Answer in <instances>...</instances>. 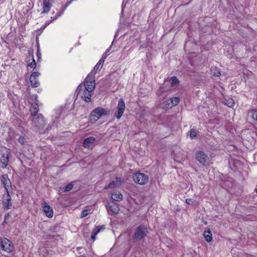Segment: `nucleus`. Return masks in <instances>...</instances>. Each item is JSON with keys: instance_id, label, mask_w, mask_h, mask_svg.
Returning a JSON list of instances; mask_svg holds the SVG:
<instances>
[{"instance_id": "nucleus-1", "label": "nucleus", "mask_w": 257, "mask_h": 257, "mask_svg": "<svg viewBox=\"0 0 257 257\" xmlns=\"http://www.w3.org/2000/svg\"><path fill=\"white\" fill-rule=\"evenodd\" d=\"M149 233L147 227L141 224L138 226L134 230V234L132 236V242L134 243L140 241L145 237H146Z\"/></svg>"}, {"instance_id": "nucleus-2", "label": "nucleus", "mask_w": 257, "mask_h": 257, "mask_svg": "<svg viewBox=\"0 0 257 257\" xmlns=\"http://www.w3.org/2000/svg\"><path fill=\"white\" fill-rule=\"evenodd\" d=\"M31 120L32 121V127L35 130L40 131L44 128L46 123L42 114L34 115L31 117Z\"/></svg>"}, {"instance_id": "nucleus-3", "label": "nucleus", "mask_w": 257, "mask_h": 257, "mask_svg": "<svg viewBox=\"0 0 257 257\" xmlns=\"http://www.w3.org/2000/svg\"><path fill=\"white\" fill-rule=\"evenodd\" d=\"M0 163L2 164L1 167L2 168H6L8 165L11 155V151L6 147H2L0 149Z\"/></svg>"}, {"instance_id": "nucleus-4", "label": "nucleus", "mask_w": 257, "mask_h": 257, "mask_svg": "<svg viewBox=\"0 0 257 257\" xmlns=\"http://www.w3.org/2000/svg\"><path fill=\"white\" fill-rule=\"evenodd\" d=\"M108 112L101 107H98L93 109L89 116V120L92 123L96 121L102 115H108Z\"/></svg>"}, {"instance_id": "nucleus-5", "label": "nucleus", "mask_w": 257, "mask_h": 257, "mask_svg": "<svg viewBox=\"0 0 257 257\" xmlns=\"http://www.w3.org/2000/svg\"><path fill=\"white\" fill-rule=\"evenodd\" d=\"M13 242L7 238H0V249L7 252H11L14 250Z\"/></svg>"}, {"instance_id": "nucleus-6", "label": "nucleus", "mask_w": 257, "mask_h": 257, "mask_svg": "<svg viewBox=\"0 0 257 257\" xmlns=\"http://www.w3.org/2000/svg\"><path fill=\"white\" fill-rule=\"evenodd\" d=\"M133 178L135 183L140 185L146 184L149 180L148 175L144 173L139 172L134 174Z\"/></svg>"}, {"instance_id": "nucleus-7", "label": "nucleus", "mask_w": 257, "mask_h": 257, "mask_svg": "<svg viewBox=\"0 0 257 257\" xmlns=\"http://www.w3.org/2000/svg\"><path fill=\"white\" fill-rule=\"evenodd\" d=\"M125 108V105L123 99L122 98H120L118 102L117 111L114 114V116L117 118V119H120L124 111Z\"/></svg>"}, {"instance_id": "nucleus-8", "label": "nucleus", "mask_w": 257, "mask_h": 257, "mask_svg": "<svg viewBox=\"0 0 257 257\" xmlns=\"http://www.w3.org/2000/svg\"><path fill=\"white\" fill-rule=\"evenodd\" d=\"M1 183L4 185L5 192H9V189H12V183L9 178L8 174L2 175L0 177Z\"/></svg>"}, {"instance_id": "nucleus-9", "label": "nucleus", "mask_w": 257, "mask_h": 257, "mask_svg": "<svg viewBox=\"0 0 257 257\" xmlns=\"http://www.w3.org/2000/svg\"><path fill=\"white\" fill-rule=\"evenodd\" d=\"M196 159L203 166L207 164L209 157L202 151H198L195 154Z\"/></svg>"}, {"instance_id": "nucleus-10", "label": "nucleus", "mask_w": 257, "mask_h": 257, "mask_svg": "<svg viewBox=\"0 0 257 257\" xmlns=\"http://www.w3.org/2000/svg\"><path fill=\"white\" fill-rule=\"evenodd\" d=\"M106 207L108 214L111 215L117 214L119 210L118 205L113 201L108 203Z\"/></svg>"}, {"instance_id": "nucleus-11", "label": "nucleus", "mask_w": 257, "mask_h": 257, "mask_svg": "<svg viewBox=\"0 0 257 257\" xmlns=\"http://www.w3.org/2000/svg\"><path fill=\"white\" fill-rule=\"evenodd\" d=\"M96 139L93 137H89L84 140L83 146L86 149L91 150L95 145Z\"/></svg>"}, {"instance_id": "nucleus-12", "label": "nucleus", "mask_w": 257, "mask_h": 257, "mask_svg": "<svg viewBox=\"0 0 257 257\" xmlns=\"http://www.w3.org/2000/svg\"><path fill=\"white\" fill-rule=\"evenodd\" d=\"M12 198L10 192H7L3 195L2 204L7 209H9L12 206Z\"/></svg>"}, {"instance_id": "nucleus-13", "label": "nucleus", "mask_w": 257, "mask_h": 257, "mask_svg": "<svg viewBox=\"0 0 257 257\" xmlns=\"http://www.w3.org/2000/svg\"><path fill=\"white\" fill-rule=\"evenodd\" d=\"M179 82V80L178 79V78L176 77V76H173V77H172L171 78H170V80H166L165 81L164 83V85H163V87H161L160 88V90L158 91V94H159V92L160 93H163L164 91H166V90L164 89V87H165V86L166 85L168 84H171V86H173V85H175V84H178Z\"/></svg>"}, {"instance_id": "nucleus-14", "label": "nucleus", "mask_w": 257, "mask_h": 257, "mask_svg": "<svg viewBox=\"0 0 257 257\" xmlns=\"http://www.w3.org/2000/svg\"><path fill=\"white\" fill-rule=\"evenodd\" d=\"M27 66L35 69L36 67V63L34 58L33 53L29 52L26 58Z\"/></svg>"}, {"instance_id": "nucleus-15", "label": "nucleus", "mask_w": 257, "mask_h": 257, "mask_svg": "<svg viewBox=\"0 0 257 257\" xmlns=\"http://www.w3.org/2000/svg\"><path fill=\"white\" fill-rule=\"evenodd\" d=\"M121 183V178L116 177L115 180L112 181L109 184L106 185L104 187V189H107L109 188H113L116 187L120 186Z\"/></svg>"}, {"instance_id": "nucleus-16", "label": "nucleus", "mask_w": 257, "mask_h": 257, "mask_svg": "<svg viewBox=\"0 0 257 257\" xmlns=\"http://www.w3.org/2000/svg\"><path fill=\"white\" fill-rule=\"evenodd\" d=\"M43 211L47 216L48 217H52L53 215V210L46 203H45L43 206Z\"/></svg>"}, {"instance_id": "nucleus-17", "label": "nucleus", "mask_w": 257, "mask_h": 257, "mask_svg": "<svg viewBox=\"0 0 257 257\" xmlns=\"http://www.w3.org/2000/svg\"><path fill=\"white\" fill-rule=\"evenodd\" d=\"M65 9V7L63 8L61 11H60L58 12H57L54 16L51 17V20L50 21H46L45 24L44 25V28H46V26L49 25L51 23V22H52L54 20L57 19L59 16H60L63 14Z\"/></svg>"}, {"instance_id": "nucleus-18", "label": "nucleus", "mask_w": 257, "mask_h": 257, "mask_svg": "<svg viewBox=\"0 0 257 257\" xmlns=\"http://www.w3.org/2000/svg\"><path fill=\"white\" fill-rule=\"evenodd\" d=\"M92 91H89L88 89H84L83 94L81 95V98L86 102L91 101V93Z\"/></svg>"}, {"instance_id": "nucleus-19", "label": "nucleus", "mask_w": 257, "mask_h": 257, "mask_svg": "<svg viewBox=\"0 0 257 257\" xmlns=\"http://www.w3.org/2000/svg\"><path fill=\"white\" fill-rule=\"evenodd\" d=\"M30 111L31 112V117L34 116V115H40L37 113L39 111V106L37 103H33L30 107Z\"/></svg>"}, {"instance_id": "nucleus-20", "label": "nucleus", "mask_w": 257, "mask_h": 257, "mask_svg": "<svg viewBox=\"0 0 257 257\" xmlns=\"http://www.w3.org/2000/svg\"><path fill=\"white\" fill-rule=\"evenodd\" d=\"M105 227H104V226L103 225L102 226H96L93 230L92 232V234H91V238L93 240H94L95 239V237H96V234L100 232V230L101 229H104Z\"/></svg>"}, {"instance_id": "nucleus-21", "label": "nucleus", "mask_w": 257, "mask_h": 257, "mask_svg": "<svg viewBox=\"0 0 257 257\" xmlns=\"http://www.w3.org/2000/svg\"><path fill=\"white\" fill-rule=\"evenodd\" d=\"M111 198L114 201H119L122 200V195L119 192H114L111 195Z\"/></svg>"}, {"instance_id": "nucleus-22", "label": "nucleus", "mask_w": 257, "mask_h": 257, "mask_svg": "<svg viewBox=\"0 0 257 257\" xmlns=\"http://www.w3.org/2000/svg\"><path fill=\"white\" fill-rule=\"evenodd\" d=\"M204 238L205 240L209 242L211 241L212 237V233L211 231L209 229H208L207 231H205L203 233Z\"/></svg>"}, {"instance_id": "nucleus-23", "label": "nucleus", "mask_w": 257, "mask_h": 257, "mask_svg": "<svg viewBox=\"0 0 257 257\" xmlns=\"http://www.w3.org/2000/svg\"><path fill=\"white\" fill-rule=\"evenodd\" d=\"M95 82H90L89 83H84V89H88L89 91H92L95 88Z\"/></svg>"}, {"instance_id": "nucleus-24", "label": "nucleus", "mask_w": 257, "mask_h": 257, "mask_svg": "<svg viewBox=\"0 0 257 257\" xmlns=\"http://www.w3.org/2000/svg\"><path fill=\"white\" fill-rule=\"evenodd\" d=\"M31 86L33 87H37L39 86V82L37 78L33 77L32 76L30 77L29 78Z\"/></svg>"}, {"instance_id": "nucleus-25", "label": "nucleus", "mask_w": 257, "mask_h": 257, "mask_svg": "<svg viewBox=\"0 0 257 257\" xmlns=\"http://www.w3.org/2000/svg\"><path fill=\"white\" fill-rule=\"evenodd\" d=\"M93 72H91L86 77L84 81V83H89L90 82H95Z\"/></svg>"}, {"instance_id": "nucleus-26", "label": "nucleus", "mask_w": 257, "mask_h": 257, "mask_svg": "<svg viewBox=\"0 0 257 257\" xmlns=\"http://www.w3.org/2000/svg\"><path fill=\"white\" fill-rule=\"evenodd\" d=\"M248 114L257 123V109L249 111Z\"/></svg>"}, {"instance_id": "nucleus-27", "label": "nucleus", "mask_w": 257, "mask_h": 257, "mask_svg": "<svg viewBox=\"0 0 257 257\" xmlns=\"http://www.w3.org/2000/svg\"><path fill=\"white\" fill-rule=\"evenodd\" d=\"M211 74L215 76H220L221 73L219 69L216 67H213L210 69Z\"/></svg>"}, {"instance_id": "nucleus-28", "label": "nucleus", "mask_w": 257, "mask_h": 257, "mask_svg": "<svg viewBox=\"0 0 257 257\" xmlns=\"http://www.w3.org/2000/svg\"><path fill=\"white\" fill-rule=\"evenodd\" d=\"M170 100L172 106H175L177 105L180 101V98L178 97H173L171 98Z\"/></svg>"}, {"instance_id": "nucleus-29", "label": "nucleus", "mask_w": 257, "mask_h": 257, "mask_svg": "<svg viewBox=\"0 0 257 257\" xmlns=\"http://www.w3.org/2000/svg\"><path fill=\"white\" fill-rule=\"evenodd\" d=\"M225 104L228 107H233V105L234 104V102L232 99L229 98L225 100Z\"/></svg>"}, {"instance_id": "nucleus-30", "label": "nucleus", "mask_w": 257, "mask_h": 257, "mask_svg": "<svg viewBox=\"0 0 257 257\" xmlns=\"http://www.w3.org/2000/svg\"><path fill=\"white\" fill-rule=\"evenodd\" d=\"M101 68L102 67L100 66L99 64H97L91 72H93V74L95 75L100 71Z\"/></svg>"}, {"instance_id": "nucleus-31", "label": "nucleus", "mask_w": 257, "mask_h": 257, "mask_svg": "<svg viewBox=\"0 0 257 257\" xmlns=\"http://www.w3.org/2000/svg\"><path fill=\"white\" fill-rule=\"evenodd\" d=\"M197 136V132L196 130L193 128H192L190 131V137L192 139L194 138Z\"/></svg>"}, {"instance_id": "nucleus-32", "label": "nucleus", "mask_w": 257, "mask_h": 257, "mask_svg": "<svg viewBox=\"0 0 257 257\" xmlns=\"http://www.w3.org/2000/svg\"><path fill=\"white\" fill-rule=\"evenodd\" d=\"M74 185L72 182H70L65 187V192H68L70 190H71L73 188Z\"/></svg>"}, {"instance_id": "nucleus-33", "label": "nucleus", "mask_w": 257, "mask_h": 257, "mask_svg": "<svg viewBox=\"0 0 257 257\" xmlns=\"http://www.w3.org/2000/svg\"><path fill=\"white\" fill-rule=\"evenodd\" d=\"M84 85H83L82 84H80L78 86L76 91L78 92V94H80L81 93V91L84 92Z\"/></svg>"}, {"instance_id": "nucleus-34", "label": "nucleus", "mask_w": 257, "mask_h": 257, "mask_svg": "<svg viewBox=\"0 0 257 257\" xmlns=\"http://www.w3.org/2000/svg\"><path fill=\"white\" fill-rule=\"evenodd\" d=\"M89 213V211L88 210H87V209L84 210L81 212L80 217L81 218L84 217L86 216L87 215H88Z\"/></svg>"}, {"instance_id": "nucleus-35", "label": "nucleus", "mask_w": 257, "mask_h": 257, "mask_svg": "<svg viewBox=\"0 0 257 257\" xmlns=\"http://www.w3.org/2000/svg\"><path fill=\"white\" fill-rule=\"evenodd\" d=\"M165 106L167 108H171L173 106H172V103H171L170 99L167 100L165 101Z\"/></svg>"}, {"instance_id": "nucleus-36", "label": "nucleus", "mask_w": 257, "mask_h": 257, "mask_svg": "<svg viewBox=\"0 0 257 257\" xmlns=\"http://www.w3.org/2000/svg\"><path fill=\"white\" fill-rule=\"evenodd\" d=\"M18 141L21 144H24L25 142V139L23 136H20L18 138Z\"/></svg>"}, {"instance_id": "nucleus-37", "label": "nucleus", "mask_w": 257, "mask_h": 257, "mask_svg": "<svg viewBox=\"0 0 257 257\" xmlns=\"http://www.w3.org/2000/svg\"><path fill=\"white\" fill-rule=\"evenodd\" d=\"M186 203L189 205H194L195 203V201L192 199H186Z\"/></svg>"}, {"instance_id": "nucleus-38", "label": "nucleus", "mask_w": 257, "mask_h": 257, "mask_svg": "<svg viewBox=\"0 0 257 257\" xmlns=\"http://www.w3.org/2000/svg\"><path fill=\"white\" fill-rule=\"evenodd\" d=\"M40 73L38 72H34L30 76H32V78L35 77L37 78L39 76Z\"/></svg>"}, {"instance_id": "nucleus-39", "label": "nucleus", "mask_w": 257, "mask_h": 257, "mask_svg": "<svg viewBox=\"0 0 257 257\" xmlns=\"http://www.w3.org/2000/svg\"><path fill=\"white\" fill-rule=\"evenodd\" d=\"M37 55L38 57V59L39 60L41 58V53H40V49L39 47H38V49H37Z\"/></svg>"}, {"instance_id": "nucleus-40", "label": "nucleus", "mask_w": 257, "mask_h": 257, "mask_svg": "<svg viewBox=\"0 0 257 257\" xmlns=\"http://www.w3.org/2000/svg\"><path fill=\"white\" fill-rule=\"evenodd\" d=\"M57 227V226H52L50 227L49 230L53 232L55 231V229Z\"/></svg>"}, {"instance_id": "nucleus-41", "label": "nucleus", "mask_w": 257, "mask_h": 257, "mask_svg": "<svg viewBox=\"0 0 257 257\" xmlns=\"http://www.w3.org/2000/svg\"><path fill=\"white\" fill-rule=\"evenodd\" d=\"M103 63H104V60L102 59H101L98 63H97L98 64H99L100 66H101V67H102L103 65Z\"/></svg>"}, {"instance_id": "nucleus-42", "label": "nucleus", "mask_w": 257, "mask_h": 257, "mask_svg": "<svg viewBox=\"0 0 257 257\" xmlns=\"http://www.w3.org/2000/svg\"><path fill=\"white\" fill-rule=\"evenodd\" d=\"M10 216V214L9 213H7L5 215V220H6L7 219H8Z\"/></svg>"}, {"instance_id": "nucleus-43", "label": "nucleus", "mask_w": 257, "mask_h": 257, "mask_svg": "<svg viewBox=\"0 0 257 257\" xmlns=\"http://www.w3.org/2000/svg\"><path fill=\"white\" fill-rule=\"evenodd\" d=\"M106 54H103L101 59H103L106 58Z\"/></svg>"}, {"instance_id": "nucleus-44", "label": "nucleus", "mask_w": 257, "mask_h": 257, "mask_svg": "<svg viewBox=\"0 0 257 257\" xmlns=\"http://www.w3.org/2000/svg\"><path fill=\"white\" fill-rule=\"evenodd\" d=\"M108 51H109V49H107V50H106V53H106L108 52Z\"/></svg>"}, {"instance_id": "nucleus-45", "label": "nucleus", "mask_w": 257, "mask_h": 257, "mask_svg": "<svg viewBox=\"0 0 257 257\" xmlns=\"http://www.w3.org/2000/svg\"><path fill=\"white\" fill-rule=\"evenodd\" d=\"M255 192L257 193V188L255 189Z\"/></svg>"}, {"instance_id": "nucleus-46", "label": "nucleus", "mask_w": 257, "mask_h": 257, "mask_svg": "<svg viewBox=\"0 0 257 257\" xmlns=\"http://www.w3.org/2000/svg\"><path fill=\"white\" fill-rule=\"evenodd\" d=\"M123 7H124V6H123V5H122V9H123Z\"/></svg>"}, {"instance_id": "nucleus-47", "label": "nucleus", "mask_w": 257, "mask_h": 257, "mask_svg": "<svg viewBox=\"0 0 257 257\" xmlns=\"http://www.w3.org/2000/svg\"><path fill=\"white\" fill-rule=\"evenodd\" d=\"M123 7H124V6H123V5H122V9H123Z\"/></svg>"}, {"instance_id": "nucleus-48", "label": "nucleus", "mask_w": 257, "mask_h": 257, "mask_svg": "<svg viewBox=\"0 0 257 257\" xmlns=\"http://www.w3.org/2000/svg\"><path fill=\"white\" fill-rule=\"evenodd\" d=\"M42 29H45V28H44V26L42 27Z\"/></svg>"}]
</instances>
